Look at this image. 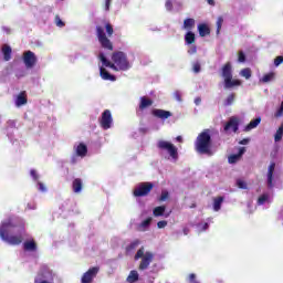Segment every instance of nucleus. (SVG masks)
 <instances>
[{"instance_id":"1","label":"nucleus","mask_w":283,"mask_h":283,"mask_svg":"<svg viewBox=\"0 0 283 283\" xmlns=\"http://www.w3.org/2000/svg\"><path fill=\"white\" fill-rule=\"evenodd\" d=\"M99 60L105 67H111V70H122V72H127L132 67L129 60H127V54L123 51H116L112 54V62L105 57L104 53H99Z\"/></svg>"},{"instance_id":"41","label":"nucleus","mask_w":283,"mask_h":283,"mask_svg":"<svg viewBox=\"0 0 283 283\" xmlns=\"http://www.w3.org/2000/svg\"><path fill=\"white\" fill-rule=\"evenodd\" d=\"M149 224H151V217H149L146 220H144L142 222L140 227H143V229H147V227H149Z\"/></svg>"},{"instance_id":"32","label":"nucleus","mask_w":283,"mask_h":283,"mask_svg":"<svg viewBox=\"0 0 283 283\" xmlns=\"http://www.w3.org/2000/svg\"><path fill=\"white\" fill-rule=\"evenodd\" d=\"M138 244H140V240L133 241L129 245L126 247L127 253H130V251L137 249Z\"/></svg>"},{"instance_id":"29","label":"nucleus","mask_w":283,"mask_h":283,"mask_svg":"<svg viewBox=\"0 0 283 283\" xmlns=\"http://www.w3.org/2000/svg\"><path fill=\"white\" fill-rule=\"evenodd\" d=\"M127 282H129V283L138 282V271L132 270L127 277Z\"/></svg>"},{"instance_id":"27","label":"nucleus","mask_w":283,"mask_h":283,"mask_svg":"<svg viewBox=\"0 0 283 283\" xmlns=\"http://www.w3.org/2000/svg\"><path fill=\"white\" fill-rule=\"evenodd\" d=\"M167 210V207L165 206H158L153 210V216L155 218H160V216H165V211Z\"/></svg>"},{"instance_id":"28","label":"nucleus","mask_w":283,"mask_h":283,"mask_svg":"<svg viewBox=\"0 0 283 283\" xmlns=\"http://www.w3.org/2000/svg\"><path fill=\"white\" fill-rule=\"evenodd\" d=\"M260 81L261 83H271V81H275V72L266 73Z\"/></svg>"},{"instance_id":"35","label":"nucleus","mask_w":283,"mask_h":283,"mask_svg":"<svg viewBox=\"0 0 283 283\" xmlns=\"http://www.w3.org/2000/svg\"><path fill=\"white\" fill-rule=\"evenodd\" d=\"M224 23V18L219 17L217 19V34H220V30H222V24Z\"/></svg>"},{"instance_id":"55","label":"nucleus","mask_w":283,"mask_h":283,"mask_svg":"<svg viewBox=\"0 0 283 283\" xmlns=\"http://www.w3.org/2000/svg\"><path fill=\"white\" fill-rule=\"evenodd\" d=\"M182 231H184V235H189V231H190L189 228H184Z\"/></svg>"},{"instance_id":"50","label":"nucleus","mask_w":283,"mask_h":283,"mask_svg":"<svg viewBox=\"0 0 283 283\" xmlns=\"http://www.w3.org/2000/svg\"><path fill=\"white\" fill-rule=\"evenodd\" d=\"M39 186V191H46L48 189L45 188V185L43 182H38Z\"/></svg>"},{"instance_id":"44","label":"nucleus","mask_w":283,"mask_h":283,"mask_svg":"<svg viewBox=\"0 0 283 283\" xmlns=\"http://www.w3.org/2000/svg\"><path fill=\"white\" fill-rule=\"evenodd\" d=\"M174 97L176 98V101H178L180 103V101H182V95L180 94L179 91H176L174 93Z\"/></svg>"},{"instance_id":"10","label":"nucleus","mask_w":283,"mask_h":283,"mask_svg":"<svg viewBox=\"0 0 283 283\" xmlns=\"http://www.w3.org/2000/svg\"><path fill=\"white\" fill-rule=\"evenodd\" d=\"M112 123H114V119L112 118V111L105 109L102 113V117L99 118V125L102 129H111Z\"/></svg>"},{"instance_id":"25","label":"nucleus","mask_w":283,"mask_h":283,"mask_svg":"<svg viewBox=\"0 0 283 283\" xmlns=\"http://www.w3.org/2000/svg\"><path fill=\"white\" fill-rule=\"evenodd\" d=\"M76 155L80 156L81 158H85V156H87V146L85 144L81 143L76 147Z\"/></svg>"},{"instance_id":"61","label":"nucleus","mask_w":283,"mask_h":283,"mask_svg":"<svg viewBox=\"0 0 283 283\" xmlns=\"http://www.w3.org/2000/svg\"><path fill=\"white\" fill-rule=\"evenodd\" d=\"M193 283H199L198 281H193Z\"/></svg>"},{"instance_id":"37","label":"nucleus","mask_w":283,"mask_h":283,"mask_svg":"<svg viewBox=\"0 0 283 283\" xmlns=\"http://www.w3.org/2000/svg\"><path fill=\"white\" fill-rule=\"evenodd\" d=\"M238 160H240V157H239L238 154H237V155H231V156L229 157V159H228V161L230 163V165H233V164L238 163Z\"/></svg>"},{"instance_id":"24","label":"nucleus","mask_w":283,"mask_h":283,"mask_svg":"<svg viewBox=\"0 0 283 283\" xmlns=\"http://www.w3.org/2000/svg\"><path fill=\"white\" fill-rule=\"evenodd\" d=\"M185 42H186V45H193V43H196V33L188 31L185 34Z\"/></svg>"},{"instance_id":"34","label":"nucleus","mask_w":283,"mask_h":283,"mask_svg":"<svg viewBox=\"0 0 283 283\" xmlns=\"http://www.w3.org/2000/svg\"><path fill=\"white\" fill-rule=\"evenodd\" d=\"M240 75L243 76V78H251V69L247 67L241 70Z\"/></svg>"},{"instance_id":"15","label":"nucleus","mask_w":283,"mask_h":283,"mask_svg":"<svg viewBox=\"0 0 283 283\" xmlns=\"http://www.w3.org/2000/svg\"><path fill=\"white\" fill-rule=\"evenodd\" d=\"M15 105H17V107L28 105V94L25 93V91H22L19 93V95L17 96V99H15Z\"/></svg>"},{"instance_id":"60","label":"nucleus","mask_w":283,"mask_h":283,"mask_svg":"<svg viewBox=\"0 0 283 283\" xmlns=\"http://www.w3.org/2000/svg\"><path fill=\"white\" fill-rule=\"evenodd\" d=\"M193 208H196V205H192V206H191V209H193Z\"/></svg>"},{"instance_id":"3","label":"nucleus","mask_w":283,"mask_h":283,"mask_svg":"<svg viewBox=\"0 0 283 283\" xmlns=\"http://www.w3.org/2000/svg\"><path fill=\"white\" fill-rule=\"evenodd\" d=\"M10 229H12V222H3L0 227V238L12 247H19L23 242V234L10 235Z\"/></svg>"},{"instance_id":"52","label":"nucleus","mask_w":283,"mask_h":283,"mask_svg":"<svg viewBox=\"0 0 283 283\" xmlns=\"http://www.w3.org/2000/svg\"><path fill=\"white\" fill-rule=\"evenodd\" d=\"M189 282L190 283L196 282V274H193V273L189 274Z\"/></svg>"},{"instance_id":"22","label":"nucleus","mask_w":283,"mask_h":283,"mask_svg":"<svg viewBox=\"0 0 283 283\" xmlns=\"http://www.w3.org/2000/svg\"><path fill=\"white\" fill-rule=\"evenodd\" d=\"M260 123H262V118H261V117H256L255 119H252V120L244 127V132H251V129H255V127H258V125H260Z\"/></svg>"},{"instance_id":"30","label":"nucleus","mask_w":283,"mask_h":283,"mask_svg":"<svg viewBox=\"0 0 283 283\" xmlns=\"http://www.w3.org/2000/svg\"><path fill=\"white\" fill-rule=\"evenodd\" d=\"M104 28L106 30L107 36L114 35V27L112 25V23L104 21Z\"/></svg>"},{"instance_id":"57","label":"nucleus","mask_w":283,"mask_h":283,"mask_svg":"<svg viewBox=\"0 0 283 283\" xmlns=\"http://www.w3.org/2000/svg\"><path fill=\"white\" fill-rule=\"evenodd\" d=\"M176 142H177V143H182V136H177V137H176Z\"/></svg>"},{"instance_id":"56","label":"nucleus","mask_w":283,"mask_h":283,"mask_svg":"<svg viewBox=\"0 0 283 283\" xmlns=\"http://www.w3.org/2000/svg\"><path fill=\"white\" fill-rule=\"evenodd\" d=\"M201 101H202V99H201L200 97H197V98L195 99L196 105H200Z\"/></svg>"},{"instance_id":"4","label":"nucleus","mask_w":283,"mask_h":283,"mask_svg":"<svg viewBox=\"0 0 283 283\" xmlns=\"http://www.w3.org/2000/svg\"><path fill=\"white\" fill-rule=\"evenodd\" d=\"M221 76L223 77L226 90H231V87H240V85H242V81L233 80V66L231 65V62H227L222 65Z\"/></svg>"},{"instance_id":"49","label":"nucleus","mask_w":283,"mask_h":283,"mask_svg":"<svg viewBox=\"0 0 283 283\" xmlns=\"http://www.w3.org/2000/svg\"><path fill=\"white\" fill-rule=\"evenodd\" d=\"M111 6H112V0H105V10H106V12H108Z\"/></svg>"},{"instance_id":"14","label":"nucleus","mask_w":283,"mask_h":283,"mask_svg":"<svg viewBox=\"0 0 283 283\" xmlns=\"http://www.w3.org/2000/svg\"><path fill=\"white\" fill-rule=\"evenodd\" d=\"M154 105V99L147 97V96H142L139 98V112H145V109L151 107Z\"/></svg>"},{"instance_id":"16","label":"nucleus","mask_w":283,"mask_h":283,"mask_svg":"<svg viewBox=\"0 0 283 283\" xmlns=\"http://www.w3.org/2000/svg\"><path fill=\"white\" fill-rule=\"evenodd\" d=\"M198 32H199V36H209V34H211V29L209 28V25L207 23H200L198 24Z\"/></svg>"},{"instance_id":"9","label":"nucleus","mask_w":283,"mask_h":283,"mask_svg":"<svg viewBox=\"0 0 283 283\" xmlns=\"http://www.w3.org/2000/svg\"><path fill=\"white\" fill-rule=\"evenodd\" d=\"M22 61L28 70H32L36 62L39 61L36 54L32 51H25L22 55Z\"/></svg>"},{"instance_id":"19","label":"nucleus","mask_w":283,"mask_h":283,"mask_svg":"<svg viewBox=\"0 0 283 283\" xmlns=\"http://www.w3.org/2000/svg\"><path fill=\"white\" fill-rule=\"evenodd\" d=\"M72 189L74 193H81L83 191V179L76 178L72 182Z\"/></svg>"},{"instance_id":"7","label":"nucleus","mask_w":283,"mask_h":283,"mask_svg":"<svg viewBox=\"0 0 283 283\" xmlns=\"http://www.w3.org/2000/svg\"><path fill=\"white\" fill-rule=\"evenodd\" d=\"M157 147L158 149H161V151H168L172 160H178V148L174 144L167 140H159Z\"/></svg>"},{"instance_id":"54","label":"nucleus","mask_w":283,"mask_h":283,"mask_svg":"<svg viewBox=\"0 0 283 283\" xmlns=\"http://www.w3.org/2000/svg\"><path fill=\"white\" fill-rule=\"evenodd\" d=\"M239 144L240 145H249V138L242 139Z\"/></svg>"},{"instance_id":"51","label":"nucleus","mask_w":283,"mask_h":283,"mask_svg":"<svg viewBox=\"0 0 283 283\" xmlns=\"http://www.w3.org/2000/svg\"><path fill=\"white\" fill-rule=\"evenodd\" d=\"M245 151H247V149L244 147H241L237 155L241 158L244 155Z\"/></svg>"},{"instance_id":"38","label":"nucleus","mask_w":283,"mask_h":283,"mask_svg":"<svg viewBox=\"0 0 283 283\" xmlns=\"http://www.w3.org/2000/svg\"><path fill=\"white\" fill-rule=\"evenodd\" d=\"M238 61L239 63H244L247 61V55H244L243 51H239Z\"/></svg>"},{"instance_id":"58","label":"nucleus","mask_w":283,"mask_h":283,"mask_svg":"<svg viewBox=\"0 0 283 283\" xmlns=\"http://www.w3.org/2000/svg\"><path fill=\"white\" fill-rule=\"evenodd\" d=\"M209 6H216V1L214 0H207Z\"/></svg>"},{"instance_id":"48","label":"nucleus","mask_w":283,"mask_h":283,"mask_svg":"<svg viewBox=\"0 0 283 283\" xmlns=\"http://www.w3.org/2000/svg\"><path fill=\"white\" fill-rule=\"evenodd\" d=\"M30 174H31L33 180H39V175L36 174V170L32 169V170L30 171Z\"/></svg>"},{"instance_id":"23","label":"nucleus","mask_w":283,"mask_h":283,"mask_svg":"<svg viewBox=\"0 0 283 283\" xmlns=\"http://www.w3.org/2000/svg\"><path fill=\"white\" fill-rule=\"evenodd\" d=\"M23 249L24 251H36V241H34V239L24 241Z\"/></svg>"},{"instance_id":"33","label":"nucleus","mask_w":283,"mask_h":283,"mask_svg":"<svg viewBox=\"0 0 283 283\" xmlns=\"http://www.w3.org/2000/svg\"><path fill=\"white\" fill-rule=\"evenodd\" d=\"M233 101H235V94H234V93L230 94V95L226 98V101H224V106H226V107H229L230 105H233Z\"/></svg>"},{"instance_id":"6","label":"nucleus","mask_w":283,"mask_h":283,"mask_svg":"<svg viewBox=\"0 0 283 283\" xmlns=\"http://www.w3.org/2000/svg\"><path fill=\"white\" fill-rule=\"evenodd\" d=\"M96 36L104 50H108L109 52L114 51V44L112 43V40L107 38V34H105V29L103 27H96Z\"/></svg>"},{"instance_id":"36","label":"nucleus","mask_w":283,"mask_h":283,"mask_svg":"<svg viewBox=\"0 0 283 283\" xmlns=\"http://www.w3.org/2000/svg\"><path fill=\"white\" fill-rule=\"evenodd\" d=\"M55 24L57 25V28H65V22H63V20H61V17L55 15Z\"/></svg>"},{"instance_id":"13","label":"nucleus","mask_w":283,"mask_h":283,"mask_svg":"<svg viewBox=\"0 0 283 283\" xmlns=\"http://www.w3.org/2000/svg\"><path fill=\"white\" fill-rule=\"evenodd\" d=\"M240 128V120H238V117H230V119L224 125V132H229V129H232L234 134Z\"/></svg>"},{"instance_id":"26","label":"nucleus","mask_w":283,"mask_h":283,"mask_svg":"<svg viewBox=\"0 0 283 283\" xmlns=\"http://www.w3.org/2000/svg\"><path fill=\"white\" fill-rule=\"evenodd\" d=\"M222 202H224V197H217L213 199V210L220 211L222 209Z\"/></svg>"},{"instance_id":"59","label":"nucleus","mask_w":283,"mask_h":283,"mask_svg":"<svg viewBox=\"0 0 283 283\" xmlns=\"http://www.w3.org/2000/svg\"><path fill=\"white\" fill-rule=\"evenodd\" d=\"M203 231H207V229H209V223H203Z\"/></svg>"},{"instance_id":"20","label":"nucleus","mask_w":283,"mask_h":283,"mask_svg":"<svg viewBox=\"0 0 283 283\" xmlns=\"http://www.w3.org/2000/svg\"><path fill=\"white\" fill-rule=\"evenodd\" d=\"M4 61H10L12 59V48L8 44H4L1 49Z\"/></svg>"},{"instance_id":"42","label":"nucleus","mask_w":283,"mask_h":283,"mask_svg":"<svg viewBox=\"0 0 283 283\" xmlns=\"http://www.w3.org/2000/svg\"><path fill=\"white\" fill-rule=\"evenodd\" d=\"M283 63V56L279 55L274 59V65L277 67L279 65H282Z\"/></svg>"},{"instance_id":"11","label":"nucleus","mask_w":283,"mask_h":283,"mask_svg":"<svg viewBox=\"0 0 283 283\" xmlns=\"http://www.w3.org/2000/svg\"><path fill=\"white\" fill-rule=\"evenodd\" d=\"M98 275V268L94 266L87 270L82 276V283H92L94 277Z\"/></svg>"},{"instance_id":"17","label":"nucleus","mask_w":283,"mask_h":283,"mask_svg":"<svg viewBox=\"0 0 283 283\" xmlns=\"http://www.w3.org/2000/svg\"><path fill=\"white\" fill-rule=\"evenodd\" d=\"M275 171V163H271L268 169V187L273 189V174Z\"/></svg>"},{"instance_id":"39","label":"nucleus","mask_w":283,"mask_h":283,"mask_svg":"<svg viewBox=\"0 0 283 283\" xmlns=\"http://www.w3.org/2000/svg\"><path fill=\"white\" fill-rule=\"evenodd\" d=\"M237 187L239 189H247V182L244 180H242V179H238L237 180Z\"/></svg>"},{"instance_id":"45","label":"nucleus","mask_w":283,"mask_h":283,"mask_svg":"<svg viewBox=\"0 0 283 283\" xmlns=\"http://www.w3.org/2000/svg\"><path fill=\"white\" fill-rule=\"evenodd\" d=\"M198 52V48L196 45L190 46L188 50V54H196Z\"/></svg>"},{"instance_id":"21","label":"nucleus","mask_w":283,"mask_h":283,"mask_svg":"<svg viewBox=\"0 0 283 283\" xmlns=\"http://www.w3.org/2000/svg\"><path fill=\"white\" fill-rule=\"evenodd\" d=\"M196 28V20L193 18H188L184 20V30H188V32H191Z\"/></svg>"},{"instance_id":"18","label":"nucleus","mask_w":283,"mask_h":283,"mask_svg":"<svg viewBox=\"0 0 283 283\" xmlns=\"http://www.w3.org/2000/svg\"><path fill=\"white\" fill-rule=\"evenodd\" d=\"M99 76L103 78V81H116V76L109 74L107 70L103 66L99 67Z\"/></svg>"},{"instance_id":"8","label":"nucleus","mask_w":283,"mask_h":283,"mask_svg":"<svg viewBox=\"0 0 283 283\" xmlns=\"http://www.w3.org/2000/svg\"><path fill=\"white\" fill-rule=\"evenodd\" d=\"M151 189H154V184L151 182H142L137 188L134 190L135 198H143L145 196H149L151 192Z\"/></svg>"},{"instance_id":"40","label":"nucleus","mask_w":283,"mask_h":283,"mask_svg":"<svg viewBox=\"0 0 283 283\" xmlns=\"http://www.w3.org/2000/svg\"><path fill=\"white\" fill-rule=\"evenodd\" d=\"M266 200H269V196L262 195L258 199V205H264V202H266Z\"/></svg>"},{"instance_id":"43","label":"nucleus","mask_w":283,"mask_h":283,"mask_svg":"<svg viewBox=\"0 0 283 283\" xmlns=\"http://www.w3.org/2000/svg\"><path fill=\"white\" fill-rule=\"evenodd\" d=\"M169 198V192L168 191H163L161 196L159 198L160 202H165V200H167Z\"/></svg>"},{"instance_id":"2","label":"nucleus","mask_w":283,"mask_h":283,"mask_svg":"<svg viewBox=\"0 0 283 283\" xmlns=\"http://www.w3.org/2000/svg\"><path fill=\"white\" fill-rule=\"evenodd\" d=\"M211 130L205 129L201 132L195 142V149L197 154L213 156V150H211Z\"/></svg>"},{"instance_id":"46","label":"nucleus","mask_w":283,"mask_h":283,"mask_svg":"<svg viewBox=\"0 0 283 283\" xmlns=\"http://www.w3.org/2000/svg\"><path fill=\"white\" fill-rule=\"evenodd\" d=\"M195 74H198L200 73V64L197 62L193 64V67H192Z\"/></svg>"},{"instance_id":"47","label":"nucleus","mask_w":283,"mask_h":283,"mask_svg":"<svg viewBox=\"0 0 283 283\" xmlns=\"http://www.w3.org/2000/svg\"><path fill=\"white\" fill-rule=\"evenodd\" d=\"M157 227H158V229H165V227H167V221L157 222Z\"/></svg>"},{"instance_id":"5","label":"nucleus","mask_w":283,"mask_h":283,"mask_svg":"<svg viewBox=\"0 0 283 283\" xmlns=\"http://www.w3.org/2000/svg\"><path fill=\"white\" fill-rule=\"evenodd\" d=\"M135 260H142L138 266L139 271H147L149 269V264L154 262V254L149 251L145 253V248H140L136 254Z\"/></svg>"},{"instance_id":"12","label":"nucleus","mask_w":283,"mask_h":283,"mask_svg":"<svg viewBox=\"0 0 283 283\" xmlns=\"http://www.w3.org/2000/svg\"><path fill=\"white\" fill-rule=\"evenodd\" d=\"M151 114L155 118H160V120H167V118H171V116H174V114H171V112L160 109V108L153 109Z\"/></svg>"},{"instance_id":"31","label":"nucleus","mask_w":283,"mask_h":283,"mask_svg":"<svg viewBox=\"0 0 283 283\" xmlns=\"http://www.w3.org/2000/svg\"><path fill=\"white\" fill-rule=\"evenodd\" d=\"M282 136H283V124L279 127V129L274 135L275 143H280V140H282Z\"/></svg>"},{"instance_id":"53","label":"nucleus","mask_w":283,"mask_h":283,"mask_svg":"<svg viewBox=\"0 0 283 283\" xmlns=\"http://www.w3.org/2000/svg\"><path fill=\"white\" fill-rule=\"evenodd\" d=\"M166 8H167L168 10H171V8H174V4L171 3L170 0L166 1Z\"/></svg>"}]
</instances>
